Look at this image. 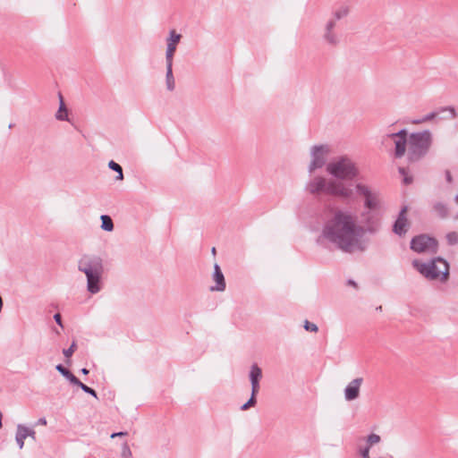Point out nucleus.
I'll list each match as a JSON object with an SVG mask.
<instances>
[{
	"mask_svg": "<svg viewBox=\"0 0 458 458\" xmlns=\"http://www.w3.org/2000/svg\"><path fill=\"white\" fill-rule=\"evenodd\" d=\"M321 236L348 253L364 251L369 245V241L364 238V230L347 210H336L325 223Z\"/></svg>",
	"mask_w": 458,
	"mask_h": 458,
	"instance_id": "1",
	"label": "nucleus"
},
{
	"mask_svg": "<svg viewBox=\"0 0 458 458\" xmlns=\"http://www.w3.org/2000/svg\"><path fill=\"white\" fill-rule=\"evenodd\" d=\"M305 190L313 196L322 193L344 199L353 197V190L350 185L336 180H327L323 176H315L305 185Z\"/></svg>",
	"mask_w": 458,
	"mask_h": 458,
	"instance_id": "2",
	"label": "nucleus"
},
{
	"mask_svg": "<svg viewBox=\"0 0 458 458\" xmlns=\"http://www.w3.org/2000/svg\"><path fill=\"white\" fill-rule=\"evenodd\" d=\"M78 270L87 277V291L98 293L102 289L103 259L97 255H83L78 261Z\"/></svg>",
	"mask_w": 458,
	"mask_h": 458,
	"instance_id": "3",
	"label": "nucleus"
},
{
	"mask_svg": "<svg viewBox=\"0 0 458 458\" xmlns=\"http://www.w3.org/2000/svg\"><path fill=\"white\" fill-rule=\"evenodd\" d=\"M433 144V134L429 130L412 132L408 137L406 147L410 162H418L424 158Z\"/></svg>",
	"mask_w": 458,
	"mask_h": 458,
	"instance_id": "4",
	"label": "nucleus"
},
{
	"mask_svg": "<svg viewBox=\"0 0 458 458\" xmlns=\"http://www.w3.org/2000/svg\"><path fill=\"white\" fill-rule=\"evenodd\" d=\"M412 266L421 276L428 280L439 279L442 283H445L449 278V264L440 257L434 258L428 262L414 259Z\"/></svg>",
	"mask_w": 458,
	"mask_h": 458,
	"instance_id": "5",
	"label": "nucleus"
},
{
	"mask_svg": "<svg viewBox=\"0 0 458 458\" xmlns=\"http://www.w3.org/2000/svg\"><path fill=\"white\" fill-rule=\"evenodd\" d=\"M327 172L340 180H352L359 174L355 163L347 156L339 157L328 163Z\"/></svg>",
	"mask_w": 458,
	"mask_h": 458,
	"instance_id": "6",
	"label": "nucleus"
},
{
	"mask_svg": "<svg viewBox=\"0 0 458 458\" xmlns=\"http://www.w3.org/2000/svg\"><path fill=\"white\" fill-rule=\"evenodd\" d=\"M358 195L364 199L365 209L379 210L382 207V197L379 191L361 182L355 184Z\"/></svg>",
	"mask_w": 458,
	"mask_h": 458,
	"instance_id": "7",
	"label": "nucleus"
},
{
	"mask_svg": "<svg viewBox=\"0 0 458 458\" xmlns=\"http://www.w3.org/2000/svg\"><path fill=\"white\" fill-rule=\"evenodd\" d=\"M330 152V147L327 144L312 146L310 150V162L308 166L309 173L312 174L315 170L322 168L326 165Z\"/></svg>",
	"mask_w": 458,
	"mask_h": 458,
	"instance_id": "8",
	"label": "nucleus"
},
{
	"mask_svg": "<svg viewBox=\"0 0 458 458\" xmlns=\"http://www.w3.org/2000/svg\"><path fill=\"white\" fill-rule=\"evenodd\" d=\"M437 247V240L426 234L415 236L411 241V249L418 253L435 254Z\"/></svg>",
	"mask_w": 458,
	"mask_h": 458,
	"instance_id": "9",
	"label": "nucleus"
},
{
	"mask_svg": "<svg viewBox=\"0 0 458 458\" xmlns=\"http://www.w3.org/2000/svg\"><path fill=\"white\" fill-rule=\"evenodd\" d=\"M377 211L378 210L365 209L360 214L362 223L360 226L364 230V233H375L379 230L381 223Z\"/></svg>",
	"mask_w": 458,
	"mask_h": 458,
	"instance_id": "10",
	"label": "nucleus"
},
{
	"mask_svg": "<svg viewBox=\"0 0 458 458\" xmlns=\"http://www.w3.org/2000/svg\"><path fill=\"white\" fill-rule=\"evenodd\" d=\"M336 23L330 19L326 22L322 33L323 41L331 47H335L340 43V37L337 34L336 30Z\"/></svg>",
	"mask_w": 458,
	"mask_h": 458,
	"instance_id": "11",
	"label": "nucleus"
},
{
	"mask_svg": "<svg viewBox=\"0 0 458 458\" xmlns=\"http://www.w3.org/2000/svg\"><path fill=\"white\" fill-rule=\"evenodd\" d=\"M388 137L394 139V156L398 158L403 157L408 144L407 131L403 129L398 132L389 134Z\"/></svg>",
	"mask_w": 458,
	"mask_h": 458,
	"instance_id": "12",
	"label": "nucleus"
},
{
	"mask_svg": "<svg viewBox=\"0 0 458 458\" xmlns=\"http://www.w3.org/2000/svg\"><path fill=\"white\" fill-rule=\"evenodd\" d=\"M181 38V34L177 33L174 30H170L169 37L166 38L165 62H174L176 47Z\"/></svg>",
	"mask_w": 458,
	"mask_h": 458,
	"instance_id": "13",
	"label": "nucleus"
},
{
	"mask_svg": "<svg viewBox=\"0 0 458 458\" xmlns=\"http://www.w3.org/2000/svg\"><path fill=\"white\" fill-rule=\"evenodd\" d=\"M363 383L362 377L352 379L344 388V399L347 402L356 400L360 396V386Z\"/></svg>",
	"mask_w": 458,
	"mask_h": 458,
	"instance_id": "14",
	"label": "nucleus"
},
{
	"mask_svg": "<svg viewBox=\"0 0 458 458\" xmlns=\"http://www.w3.org/2000/svg\"><path fill=\"white\" fill-rule=\"evenodd\" d=\"M407 208L404 207L399 213V216L394 225L393 231L394 233L402 236L406 233L409 228V222L406 217Z\"/></svg>",
	"mask_w": 458,
	"mask_h": 458,
	"instance_id": "15",
	"label": "nucleus"
},
{
	"mask_svg": "<svg viewBox=\"0 0 458 458\" xmlns=\"http://www.w3.org/2000/svg\"><path fill=\"white\" fill-rule=\"evenodd\" d=\"M249 378L251 385V393L258 394L260 388L259 381L262 378V370L256 363L252 364L250 367Z\"/></svg>",
	"mask_w": 458,
	"mask_h": 458,
	"instance_id": "16",
	"label": "nucleus"
},
{
	"mask_svg": "<svg viewBox=\"0 0 458 458\" xmlns=\"http://www.w3.org/2000/svg\"><path fill=\"white\" fill-rule=\"evenodd\" d=\"M213 280L216 285L210 287L212 292H224L225 290V280L218 264L214 265Z\"/></svg>",
	"mask_w": 458,
	"mask_h": 458,
	"instance_id": "17",
	"label": "nucleus"
},
{
	"mask_svg": "<svg viewBox=\"0 0 458 458\" xmlns=\"http://www.w3.org/2000/svg\"><path fill=\"white\" fill-rule=\"evenodd\" d=\"M165 87L170 92L175 89V79L173 73V63L165 62Z\"/></svg>",
	"mask_w": 458,
	"mask_h": 458,
	"instance_id": "18",
	"label": "nucleus"
},
{
	"mask_svg": "<svg viewBox=\"0 0 458 458\" xmlns=\"http://www.w3.org/2000/svg\"><path fill=\"white\" fill-rule=\"evenodd\" d=\"M55 369L64 376L67 380L70 381L71 384L76 385L81 384V381L66 368H64L62 364H58L55 367Z\"/></svg>",
	"mask_w": 458,
	"mask_h": 458,
	"instance_id": "19",
	"label": "nucleus"
},
{
	"mask_svg": "<svg viewBox=\"0 0 458 458\" xmlns=\"http://www.w3.org/2000/svg\"><path fill=\"white\" fill-rule=\"evenodd\" d=\"M59 109L55 114V118L59 121H68V110L65 106L63 96L59 94Z\"/></svg>",
	"mask_w": 458,
	"mask_h": 458,
	"instance_id": "20",
	"label": "nucleus"
},
{
	"mask_svg": "<svg viewBox=\"0 0 458 458\" xmlns=\"http://www.w3.org/2000/svg\"><path fill=\"white\" fill-rule=\"evenodd\" d=\"M27 438L26 434L23 430V425L18 424L16 434H15V441L19 446L20 449H22L24 446V440Z\"/></svg>",
	"mask_w": 458,
	"mask_h": 458,
	"instance_id": "21",
	"label": "nucleus"
},
{
	"mask_svg": "<svg viewBox=\"0 0 458 458\" xmlns=\"http://www.w3.org/2000/svg\"><path fill=\"white\" fill-rule=\"evenodd\" d=\"M348 13H349V8L346 6H341L340 8L336 9L333 13V15L330 18V20L334 21L335 23H337L338 21L346 17L348 15Z\"/></svg>",
	"mask_w": 458,
	"mask_h": 458,
	"instance_id": "22",
	"label": "nucleus"
},
{
	"mask_svg": "<svg viewBox=\"0 0 458 458\" xmlns=\"http://www.w3.org/2000/svg\"><path fill=\"white\" fill-rule=\"evenodd\" d=\"M101 229L106 232H112L114 230V223L112 218L108 215H101Z\"/></svg>",
	"mask_w": 458,
	"mask_h": 458,
	"instance_id": "23",
	"label": "nucleus"
},
{
	"mask_svg": "<svg viewBox=\"0 0 458 458\" xmlns=\"http://www.w3.org/2000/svg\"><path fill=\"white\" fill-rule=\"evenodd\" d=\"M439 113L440 112H437V111H434V112H431L426 115H423L418 119H415L411 122V123L413 124H421V123H428V122H430L434 119H436L437 117H438L439 115Z\"/></svg>",
	"mask_w": 458,
	"mask_h": 458,
	"instance_id": "24",
	"label": "nucleus"
},
{
	"mask_svg": "<svg viewBox=\"0 0 458 458\" xmlns=\"http://www.w3.org/2000/svg\"><path fill=\"white\" fill-rule=\"evenodd\" d=\"M108 167H109L111 170H113V171H114V172H116V173H117V176H116V178H115L117 181H122V180H123V168H122V166H121L119 164H117L116 162H114V161H113V160H111V161H109V163H108Z\"/></svg>",
	"mask_w": 458,
	"mask_h": 458,
	"instance_id": "25",
	"label": "nucleus"
},
{
	"mask_svg": "<svg viewBox=\"0 0 458 458\" xmlns=\"http://www.w3.org/2000/svg\"><path fill=\"white\" fill-rule=\"evenodd\" d=\"M434 209L442 217H445L448 214V209H447L446 206L441 202L437 203L434 206Z\"/></svg>",
	"mask_w": 458,
	"mask_h": 458,
	"instance_id": "26",
	"label": "nucleus"
},
{
	"mask_svg": "<svg viewBox=\"0 0 458 458\" xmlns=\"http://www.w3.org/2000/svg\"><path fill=\"white\" fill-rule=\"evenodd\" d=\"M256 395L257 394H253L251 393V395H250V399L244 404L242 405L241 410L242 411H246V410L250 409V407L255 406V404L257 403Z\"/></svg>",
	"mask_w": 458,
	"mask_h": 458,
	"instance_id": "27",
	"label": "nucleus"
},
{
	"mask_svg": "<svg viewBox=\"0 0 458 458\" xmlns=\"http://www.w3.org/2000/svg\"><path fill=\"white\" fill-rule=\"evenodd\" d=\"M256 395L257 394H253L251 393V395H250V399L244 404L242 405L241 410L242 411H246V410L250 409V407L255 406V404L257 403Z\"/></svg>",
	"mask_w": 458,
	"mask_h": 458,
	"instance_id": "28",
	"label": "nucleus"
},
{
	"mask_svg": "<svg viewBox=\"0 0 458 458\" xmlns=\"http://www.w3.org/2000/svg\"><path fill=\"white\" fill-rule=\"evenodd\" d=\"M446 241L449 245H455L458 243V233L450 232L446 234Z\"/></svg>",
	"mask_w": 458,
	"mask_h": 458,
	"instance_id": "29",
	"label": "nucleus"
},
{
	"mask_svg": "<svg viewBox=\"0 0 458 458\" xmlns=\"http://www.w3.org/2000/svg\"><path fill=\"white\" fill-rule=\"evenodd\" d=\"M75 386H79L83 392L94 396L95 398H98L97 392L81 382V384H76Z\"/></svg>",
	"mask_w": 458,
	"mask_h": 458,
	"instance_id": "30",
	"label": "nucleus"
},
{
	"mask_svg": "<svg viewBox=\"0 0 458 458\" xmlns=\"http://www.w3.org/2000/svg\"><path fill=\"white\" fill-rule=\"evenodd\" d=\"M121 455L123 458H131L132 456V453L127 442L123 444Z\"/></svg>",
	"mask_w": 458,
	"mask_h": 458,
	"instance_id": "31",
	"label": "nucleus"
},
{
	"mask_svg": "<svg viewBox=\"0 0 458 458\" xmlns=\"http://www.w3.org/2000/svg\"><path fill=\"white\" fill-rule=\"evenodd\" d=\"M303 327L306 331L317 333L318 331V327L316 324L311 323L308 320L304 321Z\"/></svg>",
	"mask_w": 458,
	"mask_h": 458,
	"instance_id": "32",
	"label": "nucleus"
},
{
	"mask_svg": "<svg viewBox=\"0 0 458 458\" xmlns=\"http://www.w3.org/2000/svg\"><path fill=\"white\" fill-rule=\"evenodd\" d=\"M367 441H368L369 446L370 447V445H376L380 442V437L377 434H370L368 437Z\"/></svg>",
	"mask_w": 458,
	"mask_h": 458,
	"instance_id": "33",
	"label": "nucleus"
},
{
	"mask_svg": "<svg viewBox=\"0 0 458 458\" xmlns=\"http://www.w3.org/2000/svg\"><path fill=\"white\" fill-rule=\"evenodd\" d=\"M75 349H76V343L72 342V344H71V346L68 349H64L63 351V353L66 358H70L72 355V353L74 352Z\"/></svg>",
	"mask_w": 458,
	"mask_h": 458,
	"instance_id": "34",
	"label": "nucleus"
},
{
	"mask_svg": "<svg viewBox=\"0 0 458 458\" xmlns=\"http://www.w3.org/2000/svg\"><path fill=\"white\" fill-rule=\"evenodd\" d=\"M23 430H24V433L26 434V437H31L33 440L36 439V432L34 429L32 428H30L26 426L23 425Z\"/></svg>",
	"mask_w": 458,
	"mask_h": 458,
	"instance_id": "35",
	"label": "nucleus"
},
{
	"mask_svg": "<svg viewBox=\"0 0 458 458\" xmlns=\"http://www.w3.org/2000/svg\"><path fill=\"white\" fill-rule=\"evenodd\" d=\"M440 112H448L450 114V118L454 119L456 116V113L454 107H443Z\"/></svg>",
	"mask_w": 458,
	"mask_h": 458,
	"instance_id": "36",
	"label": "nucleus"
},
{
	"mask_svg": "<svg viewBox=\"0 0 458 458\" xmlns=\"http://www.w3.org/2000/svg\"><path fill=\"white\" fill-rule=\"evenodd\" d=\"M360 453L362 458H369V446L361 449Z\"/></svg>",
	"mask_w": 458,
	"mask_h": 458,
	"instance_id": "37",
	"label": "nucleus"
},
{
	"mask_svg": "<svg viewBox=\"0 0 458 458\" xmlns=\"http://www.w3.org/2000/svg\"><path fill=\"white\" fill-rule=\"evenodd\" d=\"M128 433L126 431H120V432H116V433H113L110 437L111 438H114V437H124V436H127Z\"/></svg>",
	"mask_w": 458,
	"mask_h": 458,
	"instance_id": "38",
	"label": "nucleus"
},
{
	"mask_svg": "<svg viewBox=\"0 0 458 458\" xmlns=\"http://www.w3.org/2000/svg\"><path fill=\"white\" fill-rule=\"evenodd\" d=\"M54 319L55 320V322L63 327V324H62V318H61V315L59 313H56L55 314L54 316Z\"/></svg>",
	"mask_w": 458,
	"mask_h": 458,
	"instance_id": "39",
	"label": "nucleus"
},
{
	"mask_svg": "<svg viewBox=\"0 0 458 458\" xmlns=\"http://www.w3.org/2000/svg\"><path fill=\"white\" fill-rule=\"evenodd\" d=\"M445 178H446V181H447L448 182H452L453 178H452V174H451V173H450L449 171H446V172H445Z\"/></svg>",
	"mask_w": 458,
	"mask_h": 458,
	"instance_id": "40",
	"label": "nucleus"
},
{
	"mask_svg": "<svg viewBox=\"0 0 458 458\" xmlns=\"http://www.w3.org/2000/svg\"><path fill=\"white\" fill-rule=\"evenodd\" d=\"M38 425H42V426H46V425H47V420H46V418H40V419L38 420Z\"/></svg>",
	"mask_w": 458,
	"mask_h": 458,
	"instance_id": "41",
	"label": "nucleus"
},
{
	"mask_svg": "<svg viewBox=\"0 0 458 458\" xmlns=\"http://www.w3.org/2000/svg\"><path fill=\"white\" fill-rule=\"evenodd\" d=\"M81 372L83 374V375H88L89 374V369H87L86 368H83L81 369Z\"/></svg>",
	"mask_w": 458,
	"mask_h": 458,
	"instance_id": "42",
	"label": "nucleus"
},
{
	"mask_svg": "<svg viewBox=\"0 0 458 458\" xmlns=\"http://www.w3.org/2000/svg\"><path fill=\"white\" fill-rule=\"evenodd\" d=\"M411 182V178H408V177H404V182L406 184L410 183Z\"/></svg>",
	"mask_w": 458,
	"mask_h": 458,
	"instance_id": "43",
	"label": "nucleus"
},
{
	"mask_svg": "<svg viewBox=\"0 0 458 458\" xmlns=\"http://www.w3.org/2000/svg\"><path fill=\"white\" fill-rule=\"evenodd\" d=\"M399 172H400V174H402L405 175V169H404V168L400 167V168H399Z\"/></svg>",
	"mask_w": 458,
	"mask_h": 458,
	"instance_id": "44",
	"label": "nucleus"
},
{
	"mask_svg": "<svg viewBox=\"0 0 458 458\" xmlns=\"http://www.w3.org/2000/svg\"><path fill=\"white\" fill-rule=\"evenodd\" d=\"M348 284L356 287V283L352 280H349Z\"/></svg>",
	"mask_w": 458,
	"mask_h": 458,
	"instance_id": "45",
	"label": "nucleus"
},
{
	"mask_svg": "<svg viewBox=\"0 0 458 458\" xmlns=\"http://www.w3.org/2000/svg\"><path fill=\"white\" fill-rule=\"evenodd\" d=\"M2 419H3V414H2V412L0 411V428L3 427V424H2Z\"/></svg>",
	"mask_w": 458,
	"mask_h": 458,
	"instance_id": "46",
	"label": "nucleus"
},
{
	"mask_svg": "<svg viewBox=\"0 0 458 458\" xmlns=\"http://www.w3.org/2000/svg\"><path fill=\"white\" fill-rule=\"evenodd\" d=\"M212 253H216V248H212Z\"/></svg>",
	"mask_w": 458,
	"mask_h": 458,
	"instance_id": "47",
	"label": "nucleus"
}]
</instances>
